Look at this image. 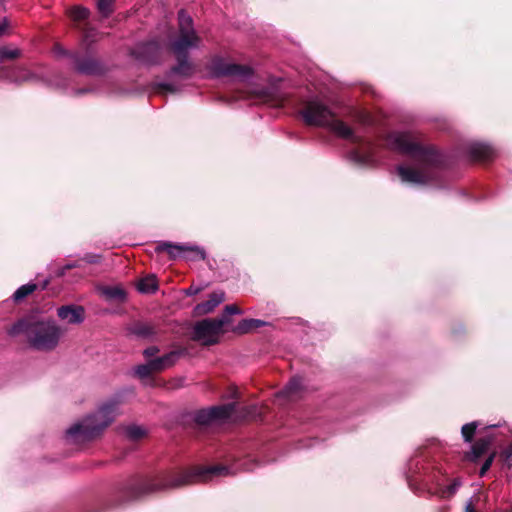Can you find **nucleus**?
Returning a JSON list of instances; mask_svg holds the SVG:
<instances>
[{
  "mask_svg": "<svg viewBox=\"0 0 512 512\" xmlns=\"http://www.w3.org/2000/svg\"><path fill=\"white\" fill-rule=\"evenodd\" d=\"M387 145L409 158V163L397 166L402 182L425 185L437 180L441 156L433 147L422 145L416 134L392 132L387 137Z\"/></svg>",
  "mask_w": 512,
  "mask_h": 512,
  "instance_id": "obj_1",
  "label": "nucleus"
},
{
  "mask_svg": "<svg viewBox=\"0 0 512 512\" xmlns=\"http://www.w3.org/2000/svg\"><path fill=\"white\" fill-rule=\"evenodd\" d=\"M300 114L306 124L327 127L338 137L354 144L355 147L349 154L353 162L359 165H372L375 162L373 144L356 135L347 124L339 120L331 109L318 99L307 101Z\"/></svg>",
  "mask_w": 512,
  "mask_h": 512,
  "instance_id": "obj_2",
  "label": "nucleus"
},
{
  "mask_svg": "<svg viewBox=\"0 0 512 512\" xmlns=\"http://www.w3.org/2000/svg\"><path fill=\"white\" fill-rule=\"evenodd\" d=\"M231 474L226 466L197 467L179 474H162L143 483L142 493L180 488L196 482L210 481L216 477Z\"/></svg>",
  "mask_w": 512,
  "mask_h": 512,
  "instance_id": "obj_3",
  "label": "nucleus"
},
{
  "mask_svg": "<svg viewBox=\"0 0 512 512\" xmlns=\"http://www.w3.org/2000/svg\"><path fill=\"white\" fill-rule=\"evenodd\" d=\"M10 336L24 334L30 345L37 349L48 351L54 349L63 334V331L54 321L23 319L8 329Z\"/></svg>",
  "mask_w": 512,
  "mask_h": 512,
  "instance_id": "obj_4",
  "label": "nucleus"
},
{
  "mask_svg": "<svg viewBox=\"0 0 512 512\" xmlns=\"http://www.w3.org/2000/svg\"><path fill=\"white\" fill-rule=\"evenodd\" d=\"M119 401L111 399L103 403L93 414L72 425L66 437L73 442L90 440L99 435L119 414Z\"/></svg>",
  "mask_w": 512,
  "mask_h": 512,
  "instance_id": "obj_5",
  "label": "nucleus"
},
{
  "mask_svg": "<svg viewBox=\"0 0 512 512\" xmlns=\"http://www.w3.org/2000/svg\"><path fill=\"white\" fill-rule=\"evenodd\" d=\"M178 20L179 35L171 43V50L175 54L178 64L172 69V73L187 77L193 71L187 58L188 51L199 48L201 39L193 28L192 18L185 11L179 12Z\"/></svg>",
  "mask_w": 512,
  "mask_h": 512,
  "instance_id": "obj_6",
  "label": "nucleus"
},
{
  "mask_svg": "<svg viewBox=\"0 0 512 512\" xmlns=\"http://www.w3.org/2000/svg\"><path fill=\"white\" fill-rule=\"evenodd\" d=\"M229 322L226 315L217 319H203L197 322L193 328L194 340L203 345L216 344L223 333V327Z\"/></svg>",
  "mask_w": 512,
  "mask_h": 512,
  "instance_id": "obj_7",
  "label": "nucleus"
},
{
  "mask_svg": "<svg viewBox=\"0 0 512 512\" xmlns=\"http://www.w3.org/2000/svg\"><path fill=\"white\" fill-rule=\"evenodd\" d=\"M210 71L216 77L226 76L241 81L249 79L253 74V70L249 66L233 63L220 56L211 60Z\"/></svg>",
  "mask_w": 512,
  "mask_h": 512,
  "instance_id": "obj_8",
  "label": "nucleus"
},
{
  "mask_svg": "<svg viewBox=\"0 0 512 512\" xmlns=\"http://www.w3.org/2000/svg\"><path fill=\"white\" fill-rule=\"evenodd\" d=\"M235 408V403H229L202 409L196 413L195 421L200 425H208L215 421H223L232 417Z\"/></svg>",
  "mask_w": 512,
  "mask_h": 512,
  "instance_id": "obj_9",
  "label": "nucleus"
},
{
  "mask_svg": "<svg viewBox=\"0 0 512 512\" xmlns=\"http://www.w3.org/2000/svg\"><path fill=\"white\" fill-rule=\"evenodd\" d=\"M57 315L66 324H80L84 320V309L76 305L62 306L58 308Z\"/></svg>",
  "mask_w": 512,
  "mask_h": 512,
  "instance_id": "obj_10",
  "label": "nucleus"
},
{
  "mask_svg": "<svg viewBox=\"0 0 512 512\" xmlns=\"http://www.w3.org/2000/svg\"><path fill=\"white\" fill-rule=\"evenodd\" d=\"M225 299L223 291H215L210 294L209 299L200 304H197L194 311L196 315H205L212 312L219 304Z\"/></svg>",
  "mask_w": 512,
  "mask_h": 512,
  "instance_id": "obj_11",
  "label": "nucleus"
},
{
  "mask_svg": "<svg viewBox=\"0 0 512 512\" xmlns=\"http://www.w3.org/2000/svg\"><path fill=\"white\" fill-rule=\"evenodd\" d=\"M471 156L475 160L487 161L493 158L495 151L494 149L485 143H473L469 148Z\"/></svg>",
  "mask_w": 512,
  "mask_h": 512,
  "instance_id": "obj_12",
  "label": "nucleus"
},
{
  "mask_svg": "<svg viewBox=\"0 0 512 512\" xmlns=\"http://www.w3.org/2000/svg\"><path fill=\"white\" fill-rule=\"evenodd\" d=\"M3 73H4V77L7 80H9L11 82H15V83L27 82L34 78L33 73H31L30 71L26 70L25 68H21V67L13 68V69L4 71Z\"/></svg>",
  "mask_w": 512,
  "mask_h": 512,
  "instance_id": "obj_13",
  "label": "nucleus"
},
{
  "mask_svg": "<svg viewBox=\"0 0 512 512\" xmlns=\"http://www.w3.org/2000/svg\"><path fill=\"white\" fill-rule=\"evenodd\" d=\"M178 358L177 352H170L161 357H157L155 359L150 360L152 369L155 371L164 370L170 366H172Z\"/></svg>",
  "mask_w": 512,
  "mask_h": 512,
  "instance_id": "obj_14",
  "label": "nucleus"
},
{
  "mask_svg": "<svg viewBox=\"0 0 512 512\" xmlns=\"http://www.w3.org/2000/svg\"><path fill=\"white\" fill-rule=\"evenodd\" d=\"M303 387V381L300 377H295L286 385V387L279 393L280 396L289 400H295L299 391Z\"/></svg>",
  "mask_w": 512,
  "mask_h": 512,
  "instance_id": "obj_15",
  "label": "nucleus"
},
{
  "mask_svg": "<svg viewBox=\"0 0 512 512\" xmlns=\"http://www.w3.org/2000/svg\"><path fill=\"white\" fill-rule=\"evenodd\" d=\"M182 257L188 261L204 260L206 253L204 249L196 245L183 244Z\"/></svg>",
  "mask_w": 512,
  "mask_h": 512,
  "instance_id": "obj_16",
  "label": "nucleus"
},
{
  "mask_svg": "<svg viewBox=\"0 0 512 512\" xmlns=\"http://www.w3.org/2000/svg\"><path fill=\"white\" fill-rule=\"evenodd\" d=\"M182 249L183 244H172L170 242H162L156 246L155 251L158 253L165 251L169 254V256L172 259H177L182 257Z\"/></svg>",
  "mask_w": 512,
  "mask_h": 512,
  "instance_id": "obj_17",
  "label": "nucleus"
},
{
  "mask_svg": "<svg viewBox=\"0 0 512 512\" xmlns=\"http://www.w3.org/2000/svg\"><path fill=\"white\" fill-rule=\"evenodd\" d=\"M100 291L108 300L123 301L126 296L124 289L120 286H105Z\"/></svg>",
  "mask_w": 512,
  "mask_h": 512,
  "instance_id": "obj_18",
  "label": "nucleus"
},
{
  "mask_svg": "<svg viewBox=\"0 0 512 512\" xmlns=\"http://www.w3.org/2000/svg\"><path fill=\"white\" fill-rule=\"evenodd\" d=\"M493 439L490 436L482 437L476 441V443L472 446L471 454L474 459L480 457L483 453H485L492 443Z\"/></svg>",
  "mask_w": 512,
  "mask_h": 512,
  "instance_id": "obj_19",
  "label": "nucleus"
},
{
  "mask_svg": "<svg viewBox=\"0 0 512 512\" xmlns=\"http://www.w3.org/2000/svg\"><path fill=\"white\" fill-rule=\"evenodd\" d=\"M76 69L84 74H95L98 72V64L91 59L77 60Z\"/></svg>",
  "mask_w": 512,
  "mask_h": 512,
  "instance_id": "obj_20",
  "label": "nucleus"
},
{
  "mask_svg": "<svg viewBox=\"0 0 512 512\" xmlns=\"http://www.w3.org/2000/svg\"><path fill=\"white\" fill-rule=\"evenodd\" d=\"M137 288L142 293H152L157 289V281L154 276H148L138 282Z\"/></svg>",
  "mask_w": 512,
  "mask_h": 512,
  "instance_id": "obj_21",
  "label": "nucleus"
},
{
  "mask_svg": "<svg viewBox=\"0 0 512 512\" xmlns=\"http://www.w3.org/2000/svg\"><path fill=\"white\" fill-rule=\"evenodd\" d=\"M264 325H266V322H264L262 320L244 319L238 324L237 330L241 333H246L252 329H256V328L262 327Z\"/></svg>",
  "mask_w": 512,
  "mask_h": 512,
  "instance_id": "obj_22",
  "label": "nucleus"
},
{
  "mask_svg": "<svg viewBox=\"0 0 512 512\" xmlns=\"http://www.w3.org/2000/svg\"><path fill=\"white\" fill-rule=\"evenodd\" d=\"M36 284L28 283L19 287L13 294V298L15 301H20L30 295L36 289Z\"/></svg>",
  "mask_w": 512,
  "mask_h": 512,
  "instance_id": "obj_23",
  "label": "nucleus"
},
{
  "mask_svg": "<svg viewBox=\"0 0 512 512\" xmlns=\"http://www.w3.org/2000/svg\"><path fill=\"white\" fill-rule=\"evenodd\" d=\"M21 55L20 49L16 47L3 46L0 47V60H13Z\"/></svg>",
  "mask_w": 512,
  "mask_h": 512,
  "instance_id": "obj_24",
  "label": "nucleus"
},
{
  "mask_svg": "<svg viewBox=\"0 0 512 512\" xmlns=\"http://www.w3.org/2000/svg\"><path fill=\"white\" fill-rule=\"evenodd\" d=\"M125 432L127 437L131 440L141 439L146 434L145 429L137 425L128 426Z\"/></svg>",
  "mask_w": 512,
  "mask_h": 512,
  "instance_id": "obj_25",
  "label": "nucleus"
},
{
  "mask_svg": "<svg viewBox=\"0 0 512 512\" xmlns=\"http://www.w3.org/2000/svg\"><path fill=\"white\" fill-rule=\"evenodd\" d=\"M461 482L459 479H455L452 484L441 488L439 491V495L441 498H450L455 494L457 489L460 487Z\"/></svg>",
  "mask_w": 512,
  "mask_h": 512,
  "instance_id": "obj_26",
  "label": "nucleus"
},
{
  "mask_svg": "<svg viewBox=\"0 0 512 512\" xmlns=\"http://www.w3.org/2000/svg\"><path fill=\"white\" fill-rule=\"evenodd\" d=\"M477 426H478L477 422H471V423L465 424L462 427L461 433L466 442L472 441V438L474 436Z\"/></svg>",
  "mask_w": 512,
  "mask_h": 512,
  "instance_id": "obj_27",
  "label": "nucleus"
},
{
  "mask_svg": "<svg viewBox=\"0 0 512 512\" xmlns=\"http://www.w3.org/2000/svg\"><path fill=\"white\" fill-rule=\"evenodd\" d=\"M88 15H89L88 9L81 7V6L73 7L70 10V16L75 21L84 20L88 17Z\"/></svg>",
  "mask_w": 512,
  "mask_h": 512,
  "instance_id": "obj_28",
  "label": "nucleus"
},
{
  "mask_svg": "<svg viewBox=\"0 0 512 512\" xmlns=\"http://www.w3.org/2000/svg\"><path fill=\"white\" fill-rule=\"evenodd\" d=\"M113 0H98V10L103 16H108L112 11Z\"/></svg>",
  "mask_w": 512,
  "mask_h": 512,
  "instance_id": "obj_29",
  "label": "nucleus"
},
{
  "mask_svg": "<svg viewBox=\"0 0 512 512\" xmlns=\"http://www.w3.org/2000/svg\"><path fill=\"white\" fill-rule=\"evenodd\" d=\"M153 372H155V370L152 369L150 361L147 364L139 365L136 368V374L141 378L148 377Z\"/></svg>",
  "mask_w": 512,
  "mask_h": 512,
  "instance_id": "obj_30",
  "label": "nucleus"
},
{
  "mask_svg": "<svg viewBox=\"0 0 512 512\" xmlns=\"http://www.w3.org/2000/svg\"><path fill=\"white\" fill-rule=\"evenodd\" d=\"M137 335L139 336H143V337H146V336H149L151 335L153 332H152V328L149 326V325H146V324H143V325H139L135 328V331H134Z\"/></svg>",
  "mask_w": 512,
  "mask_h": 512,
  "instance_id": "obj_31",
  "label": "nucleus"
},
{
  "mask_svg": "<svg viewBox=\"0 0 512 512\" xmlns=\"http://www.w3.org/2000/svg\"><path fill=\"white\" fill-rule=\"evenodd\" d=\"M494 455H490L485 462L483 463L481 469H480V476H484L485 473L490 469L492 463H493Z\"/></svg>",
  "mask_w": 512,
  "mask_h": 512,
  "instance_id": "obj_32",
  "label": "nucleus"
},
{
  "mask_svg": "<svg viewBox=\"0 0 512 512\" xmlns=\"http://www.w3.org/2000/svg\"><path fill=\"white\" fill-rule=\"evenodd\" d=\"M9 31V22L6 18L0 19V36L7 34Z\"/></svg>",
  "mask_w": 512,
  "mask_h": 512,
  "instance_id": "obj_33",
  "label": "nucleus"
},
{
  "mask_svg": "<svg viewBox=\"0 0 512 512\" xmlns=\"http://www.w3.org/2000/svg\"><path fill=\"white\" fill-rule=\"evenodd\" d=\"M224 313L227 315L241 314L242 311L236 305H227L224 309Z\"/></svg>",
  "mask_w": 512,
  "mask_h": 512,
  "instance_id": "obj_34",
  "label": "nucleus"
},
{
  "mask_svg": "<svg viewBox=\"0 0 512 512\" xmlns=\"http://www.w3.org/2000/svg\"><path fill=\"white\" fill-rule=\"evenodd\" d=\"M503 457H504V460L506 462H510L512 461V444L509 445L502 453Z\"/></svg>",
  "mask_w": 512,
  "mask_h": 512,
  "instance_id": "obj_35",
  "label": "nucleus"
},
{
  "mask_svg": "<svg viewBox=\"0 0 512 512\" xmlns=\"http://www.w3.org/2000/svg\"><path fill=\"white\" fill-rule=\"evenodd\" d=\"M157 352H158V348H157V347L152 346V347L147 348V349L144 351V355H145L146 357H152V356H154Z\"/></svg>",
  "mask_w": 512,
  "mask_h": 512,
  "instance_id": "obj_36",
  "label": "nucleus"
},
{
  "mask_svg": "<svg viewBox=\"0 0 512 512\" xmlns=\"http://www.w3.org/2000/svg\"><path fill=\"white\" fill-rule=\"evenodd\" d=\"M77 266H78V265H77V264H75V263L67 264V265H65V266H63V267H62V269H61V270H60V272H59V275H60V276H62V275H64V274H65V271H66V270H69V269L75 268V267H77Z\"/></svg>",
  "mask_w": 512,
  "mask_h": 512,
  "instance_id": "obj_37",
  "label": "nucleus"
},
{
  "mask_svg": "<svg viewBox=\"0 0 512 512\" xmlns=\"http://www.w3.org/2000/svg\"><path fill=\"white\" fill-rule=\"evenodd\" d=\"M465 512H476V507L473 500H470L465 506Z\"/></svg>",
  "mask_w": 512,
  "mask_h": 512,
  "instance_id": "obj_38",
  "label": "nucleus"
},
{
  "mask_svg": "<svg viewBox=\"0 0 512 512\" xmlns=\"http://www.w3.org/2000/svg\"><path fill=\"white\" fill-rule=\"evenodd\" d=\"M160 88L163 89V90H167V91H171L173 92L174 89L172 87V85L168 84V83H161L160 85Z\"/></svg>",
  "mask_w": 512,
  "mask_h": 512,
  "instance_id": "obj_39",
  "label": "nucleus"
},
{
  "mask_svg": "<svg viewBox=\"0 0 512 512\" xmlns=\"http://www.w3.org/2000/svg\"><path fill=\"white\" fill-rule=\"evenodd\" d=\"M85 260H86L88 263H95V262H97V260H96V257H95V256H86V257H85Z\"/></svg>",
  "mask_w": 512,
  "mask_h": 512,
  "instance_id": "obj_40",
  "label": "nucleus"
},
{
  "mask_svg": "<svg viewBox=\"0 0 512 512\" xmlns=\"http://www.w3.org/2000/svg\"><path fill=\"white\" fill-rule=\"evenodd\" d=\"M155 46H156V43L151 42V43H148V44L146 45V49H147V50H150L152 47H155Z\"/></svg>",
  "mask_w": 512,
  "mask_h": 512,
  "instance_id": "obj_41",
  "label": "nucleus"
},
{
  "mask_svg": "<svg viewBox=\"0 0 512 512\" xmlns=\"http://www.w3.org/2000/svg\"><path fill=\"white\" fill-rule=\"evenodd\" d=\"M197 292H198V290H193L192 288H189V289L187 290V294H189V295L196 294Z\"/></svg>",
  "mask_w": 512,
  "mask_h": 512,
  "instance_id": "obj_42",
  "label": "nucleus"
},
{
  "mask_svg": "<svg viewBox=\"0 0 512 512\" xmlns=\"http://www.w3.org/2000/svg\"><path fill=\"white\" fill-rule=\"evenodd\" d=\"M56 51H57L59 54H65V51H64L62 48L57 47V48H56Z\"/></svg>",
  "mask_w": 512,
  "mask_h": 512,
  "instance_id": "obj_43",
  "label": "nucleus"
},
{
  "mask_svg": "<svg viewBox=\"0 0 512 512\" xmlns=\"http://www.w3.org/2000/svg\"><path fill=\"white\" fill-rule=\"evenodd\" d=\"M439 512H447V508L446 507L441 508Z\"/></svg>",
  "mask_w": 512,
  "mask_h": 512,
  "instance_id": "obj_44",
  "label": "nucleus"
},
{
  "mask_svg": "<svg viewBox=\"0 0 512 512\" xmlns=\"http://www.w3.org/2000/svg\"><path fill=\"white\" fill-rule=\"evenodd\" d=\"M247 416H251V417H252V413H251V411H248V412H247Z\"/></svg>",
  "mask_w": 512,
  "mask_h": 512,
  "instance_id": "obj_45",
  "label": "nucleus"
}]
</instances>
